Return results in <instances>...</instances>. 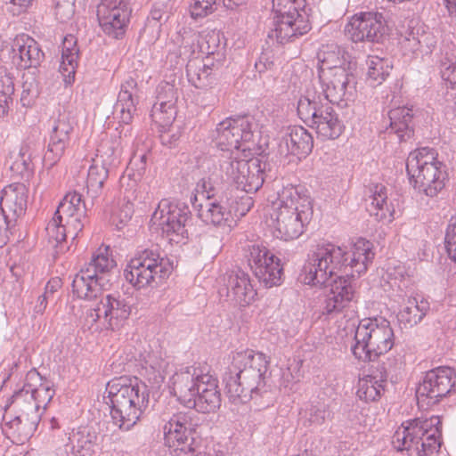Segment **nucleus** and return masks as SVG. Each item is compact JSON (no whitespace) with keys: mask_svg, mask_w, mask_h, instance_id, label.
<instances>
[{"mask_svg":"<svg viewBox=\"0 0 456 456\" xmlns=\"http://www.w3.org/2000/svg\"><path fill=\"white\" fill-rule=\"evenodd\" d=\"M4 424L3 426V430L14 437L17 438L19 442H24L28 440L32 435L33 432H27L23 430L24 423L19 419V417L15 416L10 419H8L7 416H4Z\"/></svg>","mask_w":456,"mask_h":456,"instance_id":"obj_53","label":"nucleus"},{"mask_svg":"<svg viewBox=\"0 0 456 456\" xmlns=\"http://www.w3.org/2000/svg\"><path fill=\"white\" fill-rule=\"evenodd\" d=\"M69 444L73 453L79 456L90 455L96 444L97 434L89 427H81L69 434Z\"/></svg>","mask_w":456,"mask_h":456,"instance_id":"obj_39","label":"nucleus"},{"mask_svg":"<svg viewBox=\"0 0 456 456\" xmlns=\"http://www.w3.org/2000/svg\"><path fill=\"white\" fill-rule=\"evenodd\" d=\"M395 345L394 330L386 319H363L359 322L351 351L362 362L375 361Z\"/></svg>","mask_w":456,"mask_h":456,"instance_id":"obj_8","label":"nucleus"},{"mask_svg":"<svg viewBox=\"0 0 456 456\" xmlns=\"http://www.w3.org/2000/svg\"><path fill=\"white\" fill-rule=\"evenodd\" d=\"M109 177V169L104 162L99 163L97 159L90 166L87 174V195L95 200L102 192L103 184Z\"/></svg>","mask_w":456,"mask_h":456,"instance_id":"obj_40","label":"nucleus"},{"mask_svg":"<svg viewBox=\"0 0 456 456\" xmlns=\"http://www.w3.org/2000/svg\"><path fill=\"white\" fill-rule=\"evenodd\" d=\"M215 56L213 55H207L205 59L200 61L198 59V56L194 57L193 61H197L198 64H200L201 67L213 71L216 74V71L220 69V68L223 66V57L217 56L216 59V61H214Z\"/></svg>","mask_w":456,"mask_h":456,"instance_id":"obj_60","label":"nucleus"},{"mask_svg":"<svg viewBox=\"0 0 456 456\" xmlns=\"http://www.w3.org/2000/svg\"><path fill=\"white\" fill-rule=\"evenodd\" d=\"M116 266L108 246L100 247L90 262L77 273L72 281V292L77 298L92 300L109 285L107 276Z\"/></svg>","mask_w":456,"mask_h":456,"instance_id":"obj_9","label":"nucleus"},{"mask_svg":"<svg viewBox=\"0 0 456 456\" xmlns=\"http://www.w3.org/2000/svg\"><path fill=\"white\" fill-rule=\"evenodd\" d=\"M98 298L99 301L86 311L85 316V325L88 330H114L121 327L131 314V306L126 300L119 295L105 294L103 290L93 300Z\"/></svg>","mask_w":456,"mask_h":456,"instance_id":"obj_13","label":"nucleus"},{"mask_svg":"<svg viewBox=\"0 0 456 456\" xmlns=\"http://www.w3.org/2000/svg\"><path fill=\"white\" fill-rule=\"evenodd\" d=\"M178 99V90L175 85L162 82L157 88V102L151 109L152 120L165 127L172 124L175 118V102Z\"/></svg>","mask_w":456,"mask_h":456,"instance_id":"obj_24","label":"nucleus"},{"mask_svg":"<svg viewBox=\"0 0 456 456\" xmlns=\"http://www.w3.org/2000/svg\"><path fill=\"white\" fill-rule=\"evenodd\" d=\"M222 0H194L191 6V14L194 19L205 17L212 13Z\"/></svg>","mask_w":456,"mask_h":456,"instance_id":"obj_55","label":"nucleus"},{"mask_svg":"<svg viewBox=\"0 0 456 456\" xmlns=\"http://www.w3.org/2000/svg\"><path fill=\"white\" fill-rule=\"evenodd\" d=\"M322 95L314 89L307 90L306 95L302 96L297 102V114L307 125H311L313 119L316 118L321 106Z\"/></svg>","mask_w":456,"mask_h":456,"instance_id":"obj_42","label":"nucleus"},{"mask_svg":"<svg viewBox=\"0 0 456 456\" xmlns=\"http://www.w3.org/2000/svg\"><path fill=\"white\" fill-rule=\"evenodd\" d=\"M366 64L368 66L367 78L371 86L381 85L392 69L388 60L378 56H369Z\"/></svg>","mask_w":456,"mask_h":456,"instance_id":"obj_46","label":"nucleus"},{"mask_svg":"<svg viewBox=\"0 0 456 456\" xmlns=\"http://www.w3.org/2000/svg\"><path fill=\"white\" fill-rule=\"evenodd\" d=\"M12 62L19 68L26 69L37 67L44 59V53L38 43L28 35H19L12 45Z\"/></svg>","mask_w":456,"mask_h":456,"instance_id":"obj_27","label":"nucleus"},{"mask_svg":"<svg viewBox=\"0 0 456 456\" xmlns=\"http://www.w3.org/2000/svg\"><path fill=\"white\" fill-rule=\"evenodd\" d=\"M416 24L410 25L405 30L404 34L401 35L399 44L403 52V54H411L412 56H419V39L418 36L415 35Z\"/></svg>","mask_w":456,"mask_h":456,"instance_id":"obj_52","label":"nucleus"},{"mask_svg":"<svg viewBox=\"0 0 456 456\" xmlns=\"http://www.w3.org/2000/svg\"><path fill=\"white\" fill-rule=\"evenodd\" d=\"M14 92L12 77L0 69V117L7 113Z\"/></svg>","mask_w":456,"mask_h":456,"instance_id":"obj_49","label":"nucleus"},{"mask_svg":"<svg viewBox=\"0 0 456 456\" xmlns=\"http://www.w3.org/2000/svg\"><path fill=\"white\" fill-rule=\"evenodd\" d=\"M78 54L79 49L77 45V38L73 35H67L62 42L60 65V72L64 77L66 84H71L74 81Z\"/></svg>","mask_w":456,"mask_h":456,"instance_id":"obj_36","label":"nucleus"},{"mask_svg":"<svg viewBox=\"0 0 456 456\" xmlns=\"http://www.w3.org/2000/svg\"><path fill=\"white\" fill-rule=\"evenodd\" d=\"M12 405L17 409V417L24 423L23 430L35 432L40 421L41 413L37 411L35 404H19L12 402Z\"/></svg>","mask_w":456,"mask_h":456,"instance_id":"obj_48","label":"nucleus"},{"mask_svg":"<svg viewBox=\"0 0 456 456\" xmlns=\"http://www.w3.org/2000/svg\"><path fill=\"white\" fill-rule=\"evenodd\" d=\"M226 277L227 296L240 306L250 305L256 297L248 273L236 269L228 273Z\"/></svg>","mask_w":456,"mask_h":456,"instance_id":"obj_28","label":"nucleus"},{"mask_svg":"<svg viewBox=\"0 0 456 456\" xmlns=\"http://www.w3.org/2000/svg\"><path fill=\"white\" fill-rule=\"evenodd\" d=\"M441 420L438 416L412 419L396 429L392 444L398 452L409 455L436 456L440 449Z\"/></svg>","mask_w":456,"mask_h":456,"instance_id":"obj_6","label":"nucleus"},{"mask_svg":"<svg viewBox=\"0 0 456 456\" xmlns=\"http://www.w3.org/2000/svg\"><path fill=\"white\" fill-rule=\"evenodd\" d=\"M318 77L348 70H356V62L345 49L337 45H327L318 53Z\"/></svg>","mask_w":456,"mask_h":456,"instance_id":"obj_25","label":"nucleus"},{"mask_svg":"<svg viewBox=\"0 0 456 456\" xmlns=\"http://www.w3.org/2000/svg\"><path fill=\"white\" fill-rule=\"evenodd\" d=\"M386 21L378 12L354 14L345 27L347 37L354 42L379 43L386 34Z\"/></svg>","mask_w":456,"mask_h":456,"instance_id":"obj_20","label":"nucleus"},{"mask_svg":"<svg viewBox=\"0 0 456 456\" xmlns=\"http://www.w3.org/2000/svg\"><path fill=\"white\" fill-rule=\"evenodd\" d=\"M150 368L155 377H161L162 372L166 368V362L163 360H159L155 355L149 354L145 360V369Z\"/></svg>","mask_w":456,"mask_h":456,"instance_id":"obj_61","label":"nucleus"},{"mask_svg":"<svg viewBox=\"0 0 456 456\" xmlns=\"http://www.w3.org/2000/svg\"><path fill=\"white\" fill-rule=\"evenodd\" d=\"M55 212L65 218L69 232L74 236L83 230L86 208L80 193H67Z\"/></svg>","mask_w":456,"mask_h":456,"instance_id":"obj_26","label":"nucleus"},{"mask_svg":"<svg viewBox=\"0 0 456 456\" xmlns=\"http://www.w3.org/2000/svg\"><path fill=\"white\" fill-rule=\"evenodd\" d=\"M406 171L415 191L428 198L436 197L444 190L448 178L445 165L428 147L417 149L409 154Z\"/></svg>","mask_w":456,"mask_h":456,"instance_id":"obj_7","label":"nucleus"},{"mask_svg":"<svg viewBox=\"0 0 456 456\" xmlns=\"http://www.w3.org/2000/svg\"><path fill=\"white\" fill-rule=\"evenodd\" d=\"M45 232L48 242L53 248L60 246L66 240L68 234L71 235L73 239L77 237L69 232L65 218L56 212L47 224Z\"/></svg>","mask_w":456,"mask_h":456,"instance_id":"obj_45","label":"nucleus"},{"mask_svg":"<svg viewBox=\"0 0 456 456\" xmlns=\"http://www.w3.org/2000/svg\"><path fill=\"white\" fill-rule=\"evenodd\" d=\"M303 0H273V28L270 38L285 44L306 34L311 26L305 12L301 9Z\"/></svg>","mask_w":456,"mask_h":456,"instance_id":"obj_12","label":"nucleus"},{"mask_svg":"<svg viewBox=\"0 0 456 456\" xmlns=\"http://www.w3.org/2000/svg\"><path fill=\"white\" fill-rule=\"evenodd\" d=\"M373 246L362 238L347 247L332 243L318 245L308 255L301 279L305 284L324 285L318 297V311L322 315L335 317L354 298V288L347 276L364 273L374 258Z\"/></svg>","mask_w":456,"mask_h":456,"instance_id":"obj_1","label":"nucleus"},{"mask_svg":"<svg viewBox=\"0 0 456 456\" xmlns=\"http://www.w3.org/2000/svg\"><path fill=\"white\" fill-rule=\"evenodd\" d=\"M338 71L319 77V93L330 103L346 106L356 93V70Z\"/></svg>","mask_w":456,"mask_h":456,"instance_id":"obj_21","label":"nucleus"},{"mask_svg":"<svg viewBox=\"0 0 456 456\" xmlns=\"http://www.w3.org/2000/svg\"><path fill=\"white\" fill-rule=\"evenodd\" d=\"M74 132V120L68 114H61L52 128L45 162L54 166L64 155L69 146Z\"/></svg>","mask_w":456,"mask_h":456,"instance_id":"obj_23","label":"nucleus"},{"mask_svg":"<svg viewBox=\"0 0 456 456\" xmlns=\"http://www.w3.org/2000/svg\"><path fill=\"white\" fill-rule=\"evenodd\" d=\"M20 102L23 106H30L38 95V90L33 83L25 82L22 86Z\"/></svg>","mask_w":456,"mask_h":456,"instance_id":"obj_58","label":"nucleus"},{"mask_svg":"<svg viewBox=\"0 0 456 456\" xmlns=\"http://www.w3.org/2000/svg\"><path fill=\"white\" fill-rule=\"evenodd\" d=\"M330 413L328 411L327 406L323 403L312 405L305 411V417L310 425L315 426H320L323 424L325 420L330 418Z\"/></svg>","mask_w":456,"mask_h":456,"instance_id":"obj_56","label":"nucleus"},{"mask_svg":"<svg viewBox=\"0 0 456 456\" xmlns=\"http://www.w3.org/2000/svg\"><path fill=\"white\" fill-rule=\"evenodd\" d=\"M248 261L259 282L266 288L281 285L283 274L281 260L265 247L248 246Z\"/></svg>","mask_w":456,"mask_h":456,"instance_id":"obj_19","label":"nucleus"},{"mask_svg":"<svg viewBox=\"0 0 456 456\" xmlns=\"http://www.w3.org/2000/svg\"><path fill=\"white\" fill-rule=\"evenodd\" d=\"M283 146L286 147L287 152L289 154L299 158L305 157L313 150V136L303 126H290L282 137L281 147Z\"/></svg>","mask_w":456,"mask_h":456,"instance_id":"obj_33","label":"nucleus"},{"mask_svg":"<svg viewBox=\"0 0 456 456\" xmlns=\"http://www.w3.org/2000/svg\"><path fill=\"white\" fill-rule=\"evenodd\" d=\"M32 159V152L30 149V145L28 143H24L21 145L20 149V152L18 155V159L14 162V165L19 167V164L20 163L23 166L24 170L29 169Z\"/></svg>","mask_w":456,"mask_h":456,"instance_id":"obj_59","label":"nucleus"},{"mask_svg":"<svg viewBox=\"0 0 456 456\" xmlns=\"http://www.w3.org/2000/svg\"><path fill=\"white\" fill-rule=\"evenodd\" d=\"M167 12L163 5H154L147 19L143 31L151 30L152 33L155 32L158 36L162 24L167 21Z\"/></svg>","mask_w":456,"mask_h":456,"instance_id":"obj_54","label":"nucleus"},{"mask_svg":"<svg viewBox=\"0 0 456 456\" xmlns=\"http://www.w3.org/2000/svg\"><path fill=\"white\" fill-rule=\"evenodd\" d=\"M322 140H333L343 132L344 126L330 105H322L316 118L310 125Z\"/></svg>","mask_w":456,"mask_h":456,"instance_id":"obj_32","label":"nucleus"},{"mask_svg":"<svg viewBox=\"0 0 456 456\" xmlns=\"http://www.w3.org/2000/svg\"><path fill=\"white\" fill-rule=\"evenodd\" d=\"M390 131L397 135L400 142L406 141L413 135L411 121L412 110L407 107H398L388 112Z\"/></svg>","mask_w":456,"mask_h":456,"instance_id":"obj_37","label":"nucleus"},{"mask_svg":"<svg viewBox=\"0 0 456 456\" xmlns=\"http://www.w3.org/2000/svg\"><path fill=\"white\" fill-rule=\"evenodd\" d=\"M267 370L268 361L264 354L252 350L236 352L224 376L229 399L234 403H245L260 395Z\"/></svg>","mask_w":456,"mask_h":456,"instance_id":"obj_4","label":"nucleus"},{"mask_svg":"<svg viewBox=\"0 0 456 456\" xmlns=\"http://www.w3.org/2000/svg\"><path fill=\"white\" fill-rule=\"evenodd\" d=\"M137 196L134 195V191L132 193L124 195L123 199L113 206L110 209V222L118 229H121L126 224L134 214L133 201Z\"/></svg>","mask_w":456,"mask_h":456,"instance_id":"obj_43","label":"nucleus"},{"mask_svg":"<svg viewBox=\"0 0 456 456\" xmlns=\"http://www.w3.org/2000/svg\"><path fill=\"white\" fill-rule=\"evenodd\" d=\"M232 207V202L226 201L225 198L216 199L213 200H207L205 203H199L198 216L207 224H213L215 226H231L230 223L232 221L231 211L228 207Z\"/></svg>","mask_w":456,"mask_h":456,"instance_id":"obj_31","label":"nucleus"},{"mask_svg":"<svg viewBox=\"0 0 456 456\" xmlns=\"http://www.w3.org/2000/svg\"><path fill=\"white\" fill-rule=\"evenodd\" d=\"M132 0H101L97 6L99 24L105 34L122 37L132 14Z\"/></svg>","mask_w":456,"mask_h":456,"instance_id":"obj_18","label":"nucleus"},{"mask_svg":"<svg viewBox=\"0 0 456 456\" xmlns=\"http://www.w3.org/2000/svg\"><path fill=\"white\" fill-rule=\"evenodd\" d=\"M199 197L205 199L206 201L216 199H220L222 200L223 198H225L226 201L230 200L228 191H221V189L214 186L209 178H201L196 183L193 196L191 197V202L194 208H198L197 202Z\"/></svg>","mask_w":456,"mask_h":456,"instance_id":"obj_44","label":"nucleus"},{"mask_svg":"<svg viewBox=\"0 0 456 456\" xmlns=\"http://www.w3.org/2000/svg\"><path fill=\"white\" fill-rule=\"evenodd\" d=\"M429 310V304L422 297L409 296L406 305L399 312L397 318L405 327L417 325Z\"/></svg>","mask_w":456,"mask_h":456,"instance_id":"obj_38","label":"nucleus"},{"mask_svg":"<svg viewBox=\"0 0 456 456\" xmlns=\"http://www.w3.org/2000/svg\"><path fill=\"white\" fill-rule=\"evenodd\" d=\"M189 81L197 88L207 87L216 80V73L198 64L197 61H190L186 66Z\"/></svg>","mask_w":456,"mask_h":456,"instance_id":"obj_47","label":"nucleus"},{"mask_svg":"<svg viewBox=\"0 0 456 456\" xmlns=\"http://www.w3.org/2000/svg\"><path fill=\"white\" fill-rule=\"evenodd\" d=\"M198 427L199 419L192 412H178L168 419L163 431L165 444L171 456H224L214 449L195 454L194 435Z\"/></svg>","mask_w":456,"mask_h":456,"instance_id":"obj_11","label":"nucleus"},{"mask_svg":"<svg viewBox=\"0 0 456 456\" xmlns=\"http://www.w3.org/2000/svg\"><path fill=\"white\" fill-rule=\"evenodd\" d=\"M173 263L161 256L158 248H145L138 251L128 262L124 276L136 289L159 284L173 271Z\"/></svg>","mask_w":456,"mask_h":456,"instance_id":"obj_10","label":"nucleus"},{"mask_svg":"<svg viewBox=\"0 0 456 456\" xmlns=\"http://www.w3.org/2000/svg\"><path fill=\"white\" fill-rule=\"evenodd\" d=\"M31 0H9L6 3L7 10L12 15H19L23 12L29 5Z\"/></svg>","mask_w":456,"mask_h":456,"instance_id":"obj_62","label":"nucleus"},{"mask_svg":"<svg viewBox=\"0 0 456 456\" xmlns=\"http://www.w3.org/2000/svg\"><path fill=\"white\" fill-rule=\"evenodd\" d=\"M274 63L267 53H262L258 61L255 63V68L259 73L272 69Z\"/></svg>","mask_w":456,"mask_h":456,"instance_id":"obj_63","label":"nucleus"},{"mask_svg":"<svg viewBox=\"0 0 456 456\" xmlns=\"http://www.w3.org/2000/svg\"><path fill=\"white\" fill-rule=\"evenodd\" d=\"M266 163L259 158H252L248 160L240 159L238 157L232 156V153L224 156L220 161L221 171L226 176V179L238 186V183H247V180H243L245 172H251L249 177V190H259L265 182V170Z\"/></svg>","mask_w":456,"mask_h":456,"instance_id":"obj_17","label":"nucleus"},{"mask_svg":"<svg viewBox=\"0 0 456 456\" xmlns=\"http://www.w3.org/2000/svg\"><path fill=\"white\" fill-rule=\"evenodd\" d=\"M367 210L379 222L391 223L395 218V206L388 200L387 190L381 183L371 184L369 187Z\"/></svg>","mask_w":456,"mask_h":456,"instance_id":"obj_30","label":"nucleus"},{"mask_svg":"<svg viewBox=\"0 0 456 456\" xmlns=\"http://www.w3.org/2000/svg\"><path fill=\"white\" fill-rule=\"evenodd\" d=\"M456 385V372L450 367L441 366L426 372L419 385L416 396L419 403L427 400V405L437 403Z\"/></svg>","mask_w":456,"mask_h":456,"instance_id":"obj_16","label":"nucleus"},{"mask_svg":"<svg viewBox=\"0 0 456 456\" xmlns=\"http://www.w3.org/2000/svg\"><path fill=\"white\" fill-rule=\"evenodd\" d=\"M191 45L188 49L187 45L183 46L185 54L191 53L190 56H193L196 53L206 55L220 56L223 53L219 52L220 48V34L216 30L203 31L200 34H193L191 38Z\"/></svg>","mask_w":456,"mask_h":456,"instance_id":"obj_35","label":"nucleus"},{"mask_svg":"<svg viewBox=\"0 0 456 456\" xmlns=\"http://www.w3.org/2000/svg\"><path fill=\"white\" fill-rule=\"evenodd\" d=\"M387 380V374L380 372L379 377L369 375L359 381L357 395L365 402L378 400L384 391V383Z\"/></svg>","mask_w":456,"mask_h":456,"instance_id":"obj_41","label":"nucleus"},{"mask_svg":"<svg viewBox=\"0 0 456 456\" xmlns=\"http://www.w3.org/2000/svg\"><path fill=\"white\" fill-rule=\"evenodd\" d=\"M110 403V416L119 429L133 428L149 407L148 386L137 378L113 379L106 386Z\"/></svg>","mask_w":456,"mask_h":456,"instance_id":"obj_5","label":"nucleus"},{"mask_svg":"<svg viewBox=\"0 0 456 456\" xmlns=\"http://www.w3.org/2000/svg\"><path fill=\"white\" fill-rule=\"evenodd\" d=\"M254 126L252 118L248 117H239L237 118H228L216 125L212 132V138L216 144L222 151L249 150L244 144L252 140L254 135Z\"/></svg>","mask_w":456,"mask_h":456,"instance_id":"obj_15","label":"nucleus"},{"mask_svg":"<svg viewBox=\"0 0 456 456\" xmlns=\"http://www.w3.org/2000/svg\"><path fill=\"white\" fill-rule=\"evenodd\" d=\"M445 244L449 257L456 263V214L450 219L445 235Z\"/></svg>","mask_w":456,"mask_h":456,"instance_id":"obj_57","label":"nucleus"},{"mask_svg":"<svg viewBox=\"0 0 456 456\" xmlns=\"http://www.w3.org/2000/svg\"><path fill=\"white\" fill-rule=\"evenodd\" d=\"M48 297L46 293L39 296L37 301V304L34 307V312L37 314H43L47 306Z\"/></svg>","mask_w":456,"mask_h":456,"instance_id":"obj_64","label":"nucleus"},{"mask_svg":"<svg viewBox=\"0 0 456 456\" xmlns=\"http://www.w3.org/2000/svg\"><path fill=\"white\" fill-rule=\"evenodd\" d=\"M137 102V83L134 78H129L121 85L115 106L116 111L119 113L118 118L121 123L128 125L132 122Z\"/></svg>","mask_w":456,"mask_h":456,"instance_id":"obj_34","label":"nucleus"},{"mask_svg":"<svg viewBox=\"0 0 456 456\" xmlns=\"http://www.w3.org/2000/svg\"><path fill=\"white\" fill-rule=\"evenodd\" d=\"M191 211L184 203L163 199L151 216L154 224L159 225L170 242L183 243L188 238L187 224Z\"/></svg>","mask_w":456,"mask_h":456,"instance_id":"obj_14","label":"nucleus"},{"mask_svg":"<svg viewBox=\"0 0 456 456\" xmlns=\"http://www.w3.org/2000/svg\"><path fill=\"white\" fill-rule=\"evenodd\" d=\"M419 39V56H424L430 54L436 46V36L425 29V27L421 24L416 23V32Z\"/></svg>","mask_w":456,"mask_h":456,"instance_id":"obj_50","label":"nucleus"},{"mask_svg":"<svg viewBox=\"0 0 456 456\" xmlns=\"http://www.w3.org/2000/svg\"><path fill=\"white\" fill-rule=\"evenodd\" d=\"M169 388L181 404L198 412H213L221 405L218 380L207 367L194 364L181 369L170 378Z\"/></svg>","mask_w":456,"mask_h":456,"instance_id":"obj_2","label":"nucleus"},{"mask_svg":"<svg viewBox=\"0 0 456 456\" xmlns=\"http://www.w3.org/2000/svg\"><path fill=\"white\" fill-rule=\"evenodd\" d=\"M27 208V190L22 183H12L4 188L0 208L7 224L16 221Z\"/></svg>","mask_w":456,"mask_h":456,"instance_id":"obj_29","label":"nucleus"},{"mask_svg":"<svg viewBox=\"0 0 456 456\" xmlns=\"http://www.w3.org/2000/svg\"><path fill=\"white\" fill-rule=\"evenodd\" d=\"M54 395V390L43 379L36 369L28 371L23 387L12 395L13 402L19 404H35L40 412L45 408Z\"/></svg>","mask_w":456,"mask_h":456,"instance_id":"obj_22","label":"nucleus"},{"mask_svg":"<svg viewBox=\"0 0 456 456\" xmlns=\"http://www.w3.org/2000/svg\"><path fill=\"white\" fill-rule=\"evenodd\" d=\"M313 214L311 198L297 187L287 186L278 192L267 224L275 238L293 240L303 234Z\"/></svg>","mask_w":456,"mask_h":456,"instance_id":"obj_3","label":"nucleus"},{"mask_svg":"<svg viewBox=\"0 0 456 456\" xmlns=\"http://www.w3.org/2000/svg\"><path fill=\"white\" fill-rule=\"evenodd\" d=\"M250 192H240L235 189L228 191V196L230 198V203L232 202L234 204V211L236 215L245 216L253 207L254 200L251 196H249Z\"/></svg>","mask_w":456,"mask_h":456,"instance_id":"obj_51","label":"nucleus"}]
</instances>
